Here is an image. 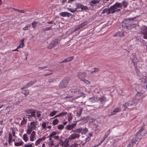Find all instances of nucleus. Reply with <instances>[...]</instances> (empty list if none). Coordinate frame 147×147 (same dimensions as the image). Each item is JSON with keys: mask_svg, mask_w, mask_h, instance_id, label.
Masks as SVG:
<instances>
[{"mask_svg": "<svg viewBox=\"0 0 147 147\" xmlns=\"http://www.w3.org/2000/svg\"><path fill=\"white\" fill-rule=\"evenodd\" d=\"M38 124V122L37 121L31 122L30 124H28L27 125L26 133L30 135L33 130H36Z\"/></svg>", "mask_w": 147, "mask_h": 147, "instance_id": "obj_1", "label": "nucleus"}, {"mask_svg": "<svg viewBox=\"0 0 147 147\" xmlns=\"http://www.w3.org/2000/svg\"><path fill=\"white\" fill-rule=\"evenodd\" d=\"M121 3L117 2L114 5L111 6L110 8L112 11L114 13L117 11H120L121 9Z\"/></svg>", "mask_w": 147, "mask_h": 147, "instance_id": "obj_2", "label": "nucleus"}, {"mask_svg": "<svg viewBox=\"0 0 147 147\" xmlns=\"http://www.w3.org/2000/svg\"><path fill=\"white\" fill-rule=\"evenodd\" d=\"M140 32L143 38L147 39V27L146 26L144 25L141 28Z\"/></svg>", "mask_w": 147, "mask_h": 147, "instance_id": "obj_3", "label": "nucleus"}, {"mask_svg": "<svg viewBox=\"0 0 147 147\" xmlns=\"http://www.w3.org/2000/svg\"><path fill=\"white\" fill-rule=\"evenodd\" d=\"M69 80L68 78H65L62 80L59 85V87L60 88L65 87L69 83Z\"/></svg>", "mask_w": 147, "mask_h": 147, "instance_id": "obj_4", "label": "nucleus"}, {"mask_svg": "<svg viewBox=\"0 0 147 147\" xmlns=\"http://www.w3.org/2000/svg\"><path fill=\"white\" fill-rule=\"evenodd\" d=\"M80 137V134L77 131V130L75 131V132L71 134L69 137L67 138L68 140L74 139L76 138H78Z\"/></svg>", "mask_w": 147, "mask_h": 147, "instance_id": "obj_5", "label": "nucleus"}, {"mask_svg": "<svg viewBox=\"0 0 147 147\" xmlns=\"http://www.w3.org/2000/svg\"><path fill=\"white\" fill-rule=\"evenodd\" d=\"M71 92L72 93V97H73L74 98H76L80 97V96H77L78 95H79V92H78V89H72L71 91Z\"/></svg>", "mask_w": 147, "mask_h": 147, "instance_id": "obj_6", "label": "nucleus"}, {"mask_svg": "<svg viewBox=\"0 0 147 147\" xmlns=\"http://www.w3.org/2000/svg\"><path fill=\"white\" fill-rule=\"evenodd\" d=\"M57 132L55 131H52L47 137V138H51V139L53 138L55 140H58L59 139V137L58 136L56 135Z\"/></svg>", "mask_w": 147, "mask_h": 147, "instance_id": "obj_7", "label": "nucleus"}, {"mask_svg": "<svg viewBox=\"0 0 147 147\" xmlns=\"http://www.w3.org/2000/svg\"><path fill=\"white\" fill-rule=\"evenodd\" d=\"M86 76V74L85 72H80L78 73V77L81 81H83L85 78Z\"/></svg>", "mask_w": 147, "mask_h": 147, "instance_id": "obj_8", "label": "nucleus"}, {"mask_svg": "<svg viewBox=\"0 0 147 147\" xmlns=\"http://www.w3.org/2000/svg\"><path fill=\"white\" fill-rule=\"evenodd\" d=\"M30 135L29 139L30 141L33 142L36 139V132L35 131H32Z\"/></svg>", "mask_w": 147, "mask_h": 147, "instance_id": "obj_9", "label": "nucleus"}, {"mask_svg": "<svg viewBox=\"0 0 147 147\" xmlns=\"http://www.w3.org/2000/svg\"><path fill=\"white\" fill-rule=\"evenodd\" d=\"M59 15L62 17H72V14L67 12H61L59 13Z\"/></svg>", "mask_w": 147, "mask_h": 147, "instance_id": "obj_10", "label": "nucleus"}, {"mask_svg": "<svg viewBox=\"0 0 147 147\" xmlns=\"http://www.w3.org/2000/svg\"><path fill=\"white\" fill-rule=\"evenodd\" d=\"M76 8L77 9H81L82 10H86L87 9V6H84L83 5H82L80 3H76Z\"/></svg>", "mask_w": 147, "mask_h": 147, "instance_id": "obj_11", "label": "nucleus"}, {"mask_svg": "<svg viewBox=\"0 0 147 147\" xmlns=\"http://www.w3.org/2000/svg\"><path fill=\"white\" fill-rule=\"evenodd\" d=\"M34 110L32 109H28L26 110V111L27 113L31 114L30 115H29V116L34 117L35 118V115L34 114Z\"/></svg>", "mask_w": 147, "mask_h": 147, "instance_id": "obj_12", "label": "nucleus"}, {"mask_svg": "<svg viewBox=\"0 0 147 147\" xmlns=\"http://www.w3.org/2000/svg\"><path fill=\"white\" fill-rule=\"evenodd\" d=\"M112 13L110 8H105L102 10V14H106L108 15L109 14Z\"/></svg>", "mask_w": 147, "mask_h": 147, "instance_id": "obj_13", "label": "nucleus"}, {"mask_svg": "<svg viewBox=\"0 0 147 147\" xmlns=\"http://www.w3.org/2000/svg\"><path fill=\"white\" fill-rule=\"evenodd\" d=\"M77 131L80 134L81 133L82 134H85L87 133L88 131V129L85 128L83 129L82 128H79L77 129Z\"/></svg>", "mask_w": 147, "mask_h": 147, "instance_id": "obj_14", "label": "nucleus"}, {"mask_svg": "<svg viewBox=\"0 0 147 147\" xmlns=\"http://www.w3.org/2000/svg\"><path fill=\"white\" fill-rule=\"evenodd\" d=\"M36 82V81L34 80L33 81H31L29 82L28 84H27L26 85L24 86L22 88H21V89L22 90L23 89H25L26 88H28L32 85H33L35 82Z\"/></svg>", "mask_w": 147, "mask_h": 147, "instance_id": "obj_15", "label": "nucleus"}, {"mask_svg": "<svg viewBox=\"0 0 147 147\" xmlns=\"http://www.w3.org/2000/svg\"><path fill=\"white\" fill-rule=\"evenodd\" d=\"M76 125V123L72 124L70 125H68L65 128L66 130H71L73 129Z\"/></svg>", "mask_w": 147, "mask_h": 147, "instance_id": "obj_16", "label": "nucleus"}, {"mask_svg": "<svg viewBox=\"0 0 147 147\" xmlns=\"http://www.w3.org/2000/svg\"><path fill=\"white\" fill-rule=\"evenodd\" d=\"M49 138L48 140L47 141L46 143L49 146H53L54 145V141L51 138Z\"/></svg>", "mask_w": 147, "mask_h": 147, "instance_id": "obj_17", "label": "nucleus"}, {"mask_svg": "<svg viewBox=\"0 0 147 147\" xmlns=\"http://www.w3.org/2000/svg\"><path fill=\"white\" fill-rule=\"evenodd\" d=\"M13 136L11 133H9L8 137V142L10 145H11V143L12 142V138Z\"/></svg>", "mask_w": 147, "mask_h": 147, "instance_id": "obj_18", "label": "nucleus"}, {"mask_svg": "<svg viewBox=\"0 0 147 147\" xmlns=\"http://www.w3.org/2000/svg\"><path fill=\"white\" fill-rule=\"evenodd\" d=\"M24 144V142L21 140L19 142H15L14 145L16 146H22Z\"/></svg>", "mask_w": 147, "mask_h": 147, "instance_id": "obj_19", "label": "nucleus"}, {"mask_svg": "<svg viewBox=\"0 0 147 147\" xmlns=\"http://www.w3.org/2000/svg\"><path fill=\"white\" fill-rule=\"evenodd\" d=\"M141 84L144 88L147 87V83L146 80L145 79H142Z\"/></svg>", "mask_w": 147, "mask_h": 147, "instance_id": "obj_20", "label": "nucleus"}, {"mask_svg": "<svg viewBox=\"0 0 147 147\" xmlns=\"http://www.w3.org/2000/svg\"><path fill=\"white\" fill-rule=\"evenodd\" d=\"M100 2V0H92L90 2V5L92 6H94L97 4H98Z\"/></svg>", "mask_w": 147, "mask_h": 147, "instance_id": "obj_21", "label": "nucleus"}, {"mask_svg": "<svg viewBox=\"0 0 147 147\" xmlns=\"http://www.w3.org/2000/svg\"><path fill=\"white\" fill-rule=\"evenodd\" d=\"M84 137H85L84 136H83L82 137V139L81 140V144L82 145H84L87 142V140L88 139V138H85L84 139H83V138H84Z\"/></svg>", "mask_w": 147, "mask_h": 147, "instance_id": "obj_22", "label": "nucleus"}, {"mask_svg": "<svg viewBox=\"0 0 147 147\" xmlns=\"http://www.w3.org/2000/svg\"><path fill=\"white\" fill-rule=\"evenodd\" d=\"M27 134H24L22 138V139L25 142H27V141L28 140L29 138L28 137V136L27 135Z\"/></svg>", "mask_w": 147, "mask_h": 147, "instance_id": "obj_23", "label": "nucleus"}, {"mask_svg": "<svg viewBox=\"0 0 147 147\" xmlns=\"http://www.w3.org/2000/svg\"><path fill=\"white\" fill-rule=\"evenodd\" d=\"M135 26V25L134 24H126L125 27L127 29H131L133 28Z\"/></svg>", "mask_w": 147, "mask_h": 147, "instance_id": "obj_24", "label": "nucleus"}, {"mask_svg": "<svg viewBox=\"0 0 147 147\" xmlns=\"http://www.w3.org/2000/svg\"><path fill=\"white\" fill-rule=\"evenodd\" d=\"M99 100V101L100 102H103L106 101L107 99L105 97L103 96L101 97L99 96V98L98 99Z\"/></svg>", "mask_w": 147, "mask_h": 147, "instance_id": "obj_25", "label": "nucleus"}, {"mask_svg": "<svg viewBox=\"0 0 147 147\" xmlns=\"http://www.w3.org/2000/svg\"><path fill=\"white\" fill-rule=\"evenodd\" d=\"M74 59V57L73 56L69 57L63 61V62H67L70 61Z\"/></svg>", "mask_w": 147, "mask_h": 147, "instance_id": "obj_26", "label": "nucleus"}, {"mask_svg": "<svg viewBox=\"0 0 147 147\" xmlns=\"http://www.w3.org/2000/svg\"><path fill=\"white\" fill-rule=\"evenodd\" d=\"M121 3V9L123 7L124 8H126L128 5V3L127 1H123L122 3Z\"/></svg>", "mask_w": 147, "mask_h": 147, "instance_id": "obj_27", "label": "nucleus"}, {"mask_svg": "<svg viewBox=\"0 0 147 147\" xmlns=\"http://www.w3.org/2000/svg\"><path fill=\"white\" fill-rule=\"evenodd\" d=\"M69 140L67 139L63 143V147H69L68 142Z\"/></svg>", "mask_w": 147, "mask_h": 147, "instance_id": "obj_28", "label": "nucleus"}, {"mask_svg": "<svg viewBox=\"0 0 147 147\" xmlns=\"http://www.w3.org/2000/svg\"><path fill=\"white\" fill-rule=\"evenodd\" d=\"M95 96H93L92 98H90L88 99V101L92 102H95L97 101L98 99H95Z\"/></svg>", "mask_w": 147, "mask_h": 147, "instance_id": "obj_29", "label": "nucleus"}, {"mask_svg": "<svg viewBox=\"0 0 147 147\" xmlns=\"http://www.w3.org/2000/svg\"><path fill=\"white\" fill-rule=\"evenodd\" d=\"M87 24V22H84L81 24L80 25L78 26V28L76 27L75 29V30H77L78 29H79L80 28H82Z\"/></svg>", "mask_w": 147, "mask_h": 147, "instance_id": "obj_30", "label": "nucleus"}, {"mask_svg": "<svg viewBox=\"0 0 147 147\" xmlns=\"http://www.w3.org/2000/svg\"><path fill=\"white\" fill-rule=\"evenodd\" d=\"M21 90H22L21 93L25 95H27L29 94V91L28 90H24V89L22 90L21 89Z\"/></svg>", "mask_w": 147, "mask_h": 147, "instance_id": "obj_31", "label": "nucleus"}, {"mask_svg": "<svg viewBox=\"0 0 147 147\" xmlns=\"http://www.w3.org/2000/svg\"><path fill=\"white\" fill-rule=\"evenodd\" d=\"M52 29H53V28L52 27V26H51L50 27H46L45 28H43L42 29V30L43 31H46L49 30H52Z\"/></svg>", "mask_w": 147, "mask_h": 147, "instance_id": "obj_32", "label": "nucleus"}, {"mask_svg": "<svg viewBox=\"0 0 147 147\" xmlns=\"http://www.w3.org/2000/svg\"><path fill=\"white\" fill-rule=\"evenodd\" d=\"M121 109L120 108L118 107L114 109L113 111V114H115L116 113L119 112L121 111Z\"/></svg>", "mask_w": 147, "mask_h": 147, "instance_id": "obj_33", "label": "nucleus"}, {"mask_svg": "<svg viewBox=\"0 0 147 147\" xmlns=\"http://www.w3.org/2000/svg\"><path fill=\"white\" fill-rule=\"evenodd\" d=\"M34 143H29L24 144V147H32Z\"/></svg>", "mask_w": 147, "mask_h": 147, "instance_id": "obj_34", "label": "nucleus"}, {"mask_svg": "<svg viewBox=\"0 0 147 147\" xmlns=\"http://www.w3.org/2000/svg\"><path fill=\"white\" fill-rule=\"evenodd\" d=\"M34 114L36 115V114L37 117H39L41 115L40 112L38 111H37L36 110H34Z\"/></svg>", "mask_w": 147, "mask_h": 147, "instance_id": "obj_35", "label": "nucleus"}, {"mask_svg": "<svg viewBox=\"0 0 147 147\" xmlns=\"http://www.w3.org/2000/svg\"><path fill=\"white\" fill-rule=\"evenodd\" d=\"M42 141L40 138L37 139L35 142V145L36 146H37Z\"/></svg>", "mask_w": 147, "mask_h": 147, "instance_id": "obj_36", "label": "nucleus"}, {"mask_svg": "<svg viewBox=\"0 0 147 147\" xmlns=\"http://www.w3.org/2000/svg\"><path fill=\"white\" fill-rule=\"evenodd\" d=\"M67 9L70 12H71V13H73L75 12L77 10V8H73V9L67 8Z\"/></svg>", "mask_w": 147, "mask_h": 147, "instance_id": "obj_37", "label": "nucleus"}, {"mask_svg": "<svg viewBox=\"0 0 147 147\" xmlns=\"http://www.w3.org/2000/svg\"><path fill=\"white\" fill-rule=\"evenodd\" d=\"M37 22L34 21L32 22V27L34 28V29H35L37 26Z\"/></svg>", "mask_w": 147, "mask_h": 147, "instance_id": "obj_38", "label": "nucleus"}, {"mask_svg": "<svg viewBox=\"0 0 147 147\" xmlns=\"http://www.w3.org/2000/svg\"><path fill=\"white\" fill-rule=\"evenodd\" d=\"M30 27L31 25H30V24H28L26 25V26L25 27L23 28V29L24 30H28L30 28Z\"/></svg>", "mask_w": 147, "mask_h": 147, "instance_id": "obj_39", "label": "nucleus"}, {"mask_svg": "<svg viewBox=\"0 0 147 147\" xmlns=\"http://www.w3.org/2000/svg\"><path fill=\"white\" fill-rule=\"evenodd\" d=\"M117 36L122 37L123 36V33L122 32H119L116 34Z\"/></svg>", "mask_w": 147, "mask_h": 147, "instance_id": "obj_40", "label": "nucleus"}, {"mask_svg": "<svg viewBox=\"0 0 147 147\" xmlns=\"http://www.w3.org/2000/svg\"><path fill=\"white\" fill-rule=\"evenodd\" d=\"M83 109L82 108H80L77 112V115L80 116L82 111Z\"/></svg>", "mask_w": 147, "mask_h": 147, "instance_id": "obj_41", "label": "nucleus"}, {"mask_svg": "<svg viewBox=\"0 0 147 147\" xmlns=\"http://www.w3.org/2000/svg\"><path fill=\"white\" fill-rule=\"evenodd\" d=\"M59 122V120L57 119H56L53 121V125H56Z\"/></svg>", "mask_w": 147, "mask_h": 147, "instance_id": "obj_42", "label": "nucleus"}, {"mask_svg": "<svg viewBox=\"0 0 147 147\" xmlns=\"http://www.w3.org/2000/svg\"><path fill=\"white\" fill-rule=\"evenodd\" d=\"M42 127L43 129L46 130V129L47 127L46 123L44 122L42 123Z\"/></svg>", "mask_w": 147, "mask_h": 147, "instance_id": "obj_43", "label": "nucleus"}, {"mask_svg": "<svg viewBox=\"0 0 147 147\" xmlns=\"http://www.w3.org/2000/svg\"><path fill=\"white\" fill-rule=\"evenodd\" d=\"M133 105V104L130 103V102L125 103V104L124 105V107H128L131 106Z\"/></svg>", "mask_w": 147, "mask_h": 147, "instance_id": "obj_44", "label": "nucleus"}, {"mask_svg": "<svg viewBox=\"0 0 147 147\" xmlns=\"http://www.w3.org/2000/svg\"><path fill=\"white\" fill-rule=\"evenodd\" d=\"M58 112L57 111H54L51 112L50 114V117H53Z\"/></svg>", "mask_w": 147, "mask_h": 147, "instance_id": "obj_45", "label": "nucleus"}, {"mask_svg": "<svg viewBox=\"0 0 147 147\" xmlns=\"http://www.w3.org/2000/svg\"><path fill=\"white\" fill-rule=\"evenodd\" d=\"M13 9L15 11H18L19 12L21 13H24L25 12V11L24 10H20L18 9H16L15 8H14Z\"/></svg>", "mask_w": 147, "mask_h": 147, "instance_id": "obj_46", "label": "nucleus"}, {"mask_svg": "<svg viewBox=\"0 0 147 147\" xmlns=\"http://www.w3.org/2000/svg\"><path fill=\"white\" fill-rule=\"evenodd\" d=\"M144 126H142L140 129L139 130L138 132H137V134H140L144 130Z\"/></svg>", "mask_w": 147, "mask_h": 147, "instance_id": "obj_47", "label": "nucleus"}, {"mask_svg": "<svg viewBox=\"0 0 147 147\" xmlns=\"http://www.w3.org/2000/svg\"><path fill=\"white\" fill-rule=\"evenodd\" d=\"M52 74V71L48 70L47 71V73L45 74V76L51 75Z\"/></svg>", "mask_w": 147, "mask_h": 147, "instance_id": "obj_48", "label": "nucleus"}, {"mask_svg": "<svg viewBox=\"0 0 147 147\" xmlns=\"http://www.w3.org/2000/svg\"><path fill=\"white\" fill-rule=\"evenodd\" d=\"M64 127V126L62 125H60L57 126V129H59L61 130Z\"/></svg>", "mask_w": 147, "mask_h": 147, "instance_id": "obj_49", "label": "nucleus"}, {"mask_svg": "<svg viewBox=\"0 0 147 147\" xmlns=\"http://www.w3.org/2000/svg\"><path fill=\"white\" fill-rule=\"evenodd\" d=\"M61 117L65 116L66 115L67 113L66 112H63L59 113Z\"/></svg>", "mask_w": 147, "mask_h": 147, "instance_id": "obj_50", "label": "nucleus"}, {"mask_svg": "<svg viewBox=\"0 0 147 147\" xmlns=\"http://www.w3.org/2000/svg\"><path fill=\"white\" fill-rule=\"evenodd\" d=\"M47 67L46 66H44L43 67H38V69L39 70H42L43 69H44L47 68Z\"/></svg>", "mask_w": 147, "mask_h": 147, "instance_id": "obj_51", "label": "nucleus"}, {"mask_svg": "<svg viewBox=\"0 0 147 147\" xmlns=\"http://www.w3.org/2000/svg\"><path fill=\"white\" fill-rule=\"evenodd\" d=\"M24 46V43H21L20 44V45L18 46L17 47V49H19L20 48H22Z\"/></svg>", "mask_w": 147, "mask_h": 147, "instance_id": "obj_52", "label": "nucleus"}, {"mask_svg": "<svg viewBox=\"0 0 147 147\" xmlns=\"http://www.w3.org/2000/svg\"><path fill=\"white\" fill-rule=\"evenodd\" d=\"M82 81H84L85 83L86 84H90V81L86 80L85 79H84Z\"/></svg>", "mask_w": 147, "mask_h": 147, "instance_id": "obj_53", "label": "nucleus"}, {"mask_svg": "<svg viewBox=\"0 0 147 147\" xmlns=\"http://www.w3.org/2000/svg\"><path fill=\"white\" fill-rule=\"evenodd\" d=\"M80 145L77 144H74L71 146V147H79Z\"/></svg>", "mask_w": 147, "mask_h": 147, "instance_id": "obj_54", "label": "nucleus"}, {"mask_svg": "<svg viewBox=\"0 0 147 147\" xmlns=\"http://www.w3.org/2000/svg\"><path fill=\"white\" fill-rule=\"evenodd\" d=\"M93 69H94V70L92 71V73L96 72L98 71H99V69L98 68H95Z\"/></svg>", "mask_w": 147, "mask_h": 147, "instance_id": "obj_55", "label": "nucleus"}, {"mask_svg": "<svg viewBox=\"0 0 147 147\" xmlns=\"http://www.w3.org/2000/svg\"><path fill=\"white\" fill-rule=\"evenodd\" d=\"M12 135L13 137H16V133L13 129H12Z\"/></svg>", "mask_w": 147, "mask_h": 147, "instance_id": "obj_56", "label": "nucleus"}, {"mask_svg": "<svg viewBox=\"0 0 147 147\" xmlns=\"http://www.w3.org/2000/svg\"><path fill=\"white\" fill-rule=\"evenodd\" d=\"M48 24H54V25H55V23L53 21L50 22H47Z\"/></svg>", "mask_w": 147, "mask_h": 147, "instance_id": "obj_57", "label": "nucleus"}, {"mask_svg": "<svg viewBox=\"0 0 147 147\" xmlns=\"http://www.w3.org/2000/svg\"><path fill=\"white\" fill-rule=\"evenodd\" d=\"M78 92H79V95H78V96H80L81 95H82L83 94V92L81 90H80L79 89H78Z\"/></svg>", "mask_w": 147, "mask_h": 147, "instance_id": "obj_58", "label": "nucleus"}, {"mask_svg": "<svg viewBox=\"0 0 147 147\" xmlns=\"http://www.w3.org/2000/svg\"><path fill=\"white\" fill-rule=\"evenodd\" d=\"M142 93L138 92L137 94H136V96L138 97H140L142 95Z\"/></svg>", "mask_w": 147, "mask_h": 147, "instance_id": "obj_59", "label": "nucleus"}, {"mask_svg": "<svg viewBox=\"0 0 147 147\" xmlns=\"http://www.w3.org/2000/svg\"><path fill=\"white\" fill-rule=\"evenodd\" d=\"M46 137L45 135H44V136H43L41 138H40V139L42 141L43 140H45L46 139Z\"/></svg>", "mask_w": 147, "mask_h": 147, "instance_id": "obj_60", "label": "nucleus"}, {"mask_svg": "<svg viewBox=\"0 0 147 147\" xmlns=\"http://www.w3.org/2000/svg\"><path fill=\"white\" fill-rule=\"evenodd\" d=\"M94 92L95 93V94H98L99 93V91L97 89H95L94 91Z\"/></svg>", "mask_w": 147, "mask_h": 147, "instance_id": "obj_61", "label": "nucleus"}, {"mask_svg": "<svg viewBox=\"0 0 147 147\" xmlns=\"http://www.w3.org/2000/svg\"><path fill=\"white\" fill-rule=\"evenodd\" d=\"M133 144V143H130L129 144L127 145V147H132Z\"/></svg>", "mask_w": 147, "mask_h": 147, "instance_id": "obj_62", "label": "nucleus"}, {"mask_svg": "<svg viewBox=\"0 0 147 147\" xmlns=\"http://www.w3.org/2000/svg\"><path fill=\"white\" fill-rule=\"evenodd\" d=\"M105 140L104 139L102 138V140L100 141V142L98 143V145H100Z\"/></svg>", "mask_w": 147, "mask_h": 147, "instance_id": "obj_63", "label": "nucleus"}, {"mask_svg": "<svg viewBox=\"0 0 147 147\" xmlns=\"http://www.w3.org/2000/svg\"><path fill=\"white\" fill-rule=\"evenodd\" d=\"M72 119V117H71V115H68V121H70L71 120V119Z\"/></svg>", "mask_w": 147, "mask_h": 147, "instance_id": "obj_64", "label": "nucleus"}]
</instances>
